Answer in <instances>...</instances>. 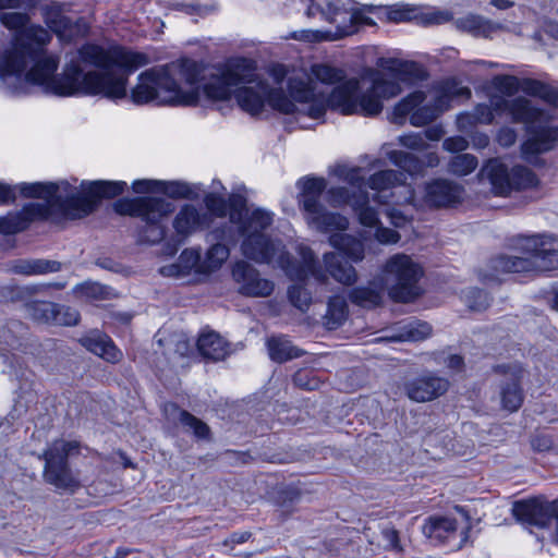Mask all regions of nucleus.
<instances>
[{
    "label": "nucleus",
    "mask_w": 558,
    "mask_h": 558,
    "mask_svg": "<svg viewBox=\"0 0 558 558\" xmlns=\"http://www.w3.org/2000/svg\"><path fill=\"white\" fill-rule=\"evenodd\" d=\"M50 40V33L41 26H31L16 38L0 63L1 89L5 94L24 96L31 93L32 86H39L45 94L58 97L124 99L130 75L149 63L143 52L121 46L105 49L85 44L58 74L59 58L45 50Z\"/></svg>",
    "instance_id": "f257e3e1"
},
{
    "label": "nucleus",
    "mask_w": 558,
    "mask_h": 558,
    "mask_svg": "<svg viewBox=\"0 0 558 558\" xmlns=\"http://www.w3.org/2000/svg\"><path fill=\"white\" fill-rule=\"evenodd\" d=\"M255 70L254 60L238 57L215 66L206 75L201 63L183 58L142 72L130 97L135 105L156 101L158 105L196 106L202 96L214 102L227 101L234 93L239 107L252 116L260 113L266 102L283 114L299 111L282 88L256 78Z\"/></svg>",
    "instance_id": "f03ea898"
},
{
    "label": "nucleus",
    "mask_w": 558,
    "mask_h": 558,
    "mask_svg": "<svg viewBox=\"0 0 558 558\" xmlns=\"http://www.w3.org/2000/svg\"><path fill=\"white\" fill-rule=\"evenodd\" d=\"M495 113H508L513 122L525 124L530 137L522 144L521 153L530 163H536L538 154L550 150L558 141V128L549 126L546 112L525 97L508 100L502 96H493L489 105L478 104L473 112L460 114L458 125L490 124Z\"/></svg>",
    "instance_id": "7ed1b4c3"
},
{
    "label": "nucleus",
    "mask_w": 558,
    "mask_h": 558,
    "mask_svg": "<svg viewBox=\"0 0 558 558\" xmlns=\"http://www.w3.org/2000/svg\"><path fill=\"white\" fill-rule=\"evenodd\" d=\"M510 245L530 256L496 255L488 260L485 268L477 270L480 281L484 284L500 283V277L507 274L558 269V241L555 236L546 233L517 234L510 239Z\"/></svg>",
    "instance_id": "20e7f679"
},
{
    "label": "nucleus",
    "mask_w": 558,
    "mask_h": 558,
    "mask_svg": "<svg viewBox=\"0 0 558 558\" xmlns=\"http://www.w3.org/2000/svg\"><path fill=\"white\" fill-rule=\"evenodd\" d=\"M422 276V268L411 257L397 254L387 260L381 278L371 281L367 287L353 288L348 298L354 305L375 308L381 304L386 288L391 300L409 303L422 294L418 286Z\"/></svg>",
    "instance_id": "39448f33"
},
{
    "label": "nucleus",
    "mask_w": 558,
    "mask_h": 558,
    "mask_svg": "<svg viewBox=\"0 0 558 558\" xmlns=\"http://www.w3.org/2000/svg\"><path fill=\"white\" fill-rule=\"evenodd\" d=\"M379 65L392 74V78H386L380 72H375L372 86L361 97L356 98V113L366 117L377 116L383 110V100L393 98L401 93L400 82L423 80L425 70L413 61H397L393 59H380Z\"/></svg>",
    "instance_id": "423d86ee"
},
{
    "label": "nucleus",
    "mask_w": 558,
    "mask_h": 558,
    "mask_svg": "<svg viewBox=\"0 0 558 558\" xmlns=\"http://www.w3.org/2000/svg\"><path fill=\"white\" fill-rule=\"evenodd\" d=\"M173 203L153 196H140L135 198H119L113 203V210L121 216L141 218L144 226L138 229V242L156 244L166 235L162 219L174 211Z\"/></svg>",
    "instance_id": "0eeeda50"
},
{
    "label": "nucleus",
    "mask_w": 558,
    "mask_h": 558,
    "mask_svg": "<svg viewBox=\"0 0 558 558\" xmlns=\"http://www.w3.org/2000/svg\"><path fill=\"white\" fill-rule=\"evenodd\" d=\"M274 222V214L262 208L253 209V216L235 231L242 236L241 252L257 264H270L284 248L280 240L272 239L266 230Z\"/></svg>",
    "instance_id": "6e6552de"
},
{
    "label": "nucleus",
    "mask_w": 558,
    "mask_h": 558,
    "mask_svg": "<svg viewBox=\"0 0 558 558\" xmlns=\"http://www.w3.org/2000/svg\"><path fill=\"white\" fill-rule=\"evenodd\" d=\"M300 189L298 202L303 210L308 225L320 232L343 231L348 228V219L326 209L320 198L326 190L327 182L324 178L304 177L296 182Z\"/></svg>",
    "instance_id": "1a4fd4ad"
},
{
    "label": "nucleus",
    "mask_w": 558,
    "mask_h": 558,
    "mask_svg": "<svg viewBox=\"0 0 558 558\" xmlns=\"http://www.w3.org/2000/svg\"><path fill=\"white\" fill-rule=\"evenodd\" d=\"M124 181H82L80 189L73 185L70 220L83 219L95 213L101 199L113 198L126 189Z\"/></svg>",
    "instance_id": "9d476101"
},
{
    "label": "nucleus",
    "mask_w": 558,
    "mask_h": 558,
    "mask_svg": "<svg viewBox=\"0 0 558 558\" xmlns=\"http://www.w3.org/2000/svg\"><path fill=\"white\" fill-rule=\"evenodd\" d=\"M480 175L489 181L492 190L498 196H508L512 191L527 190L539 184L536 174L527 167L514 166L509 170L496 159L488 160Z\"/></svg>",
    "instance_id": "9b49d317"
},
{
    "label": "nucleus",
    "mask_w": 558,
    "mask_h": 558,
    "mask_svg": "<svg viewBox=\"0 0 558 558\" xmlns=\"http://www.w3.org/2000/svg\"><path fill=\"white\" fill-rule=\"evenodd\" d=\"M76 448V442L59 440L44 452L46 483L72 493L80 488V480L69 465V454Z\"/></svg>",
    "instance_id": "f8f14e48"
},
{
    "label": "nucleus",
    "mask_w": 558,
    "mask_h": 558,
    "mask_svg": "<svg viewBox=\"0 0 558 558\" xmlns=\"http://www.w3.org/2000/svg\"><path fill=\"white\" fill-rule=\"evenodd\" d=\"M19 190L24 197L45 199L38 204L48 206V219L53 215L70 219L73 184L69 181L22 183Z\"/></svg>",
    "instance_id": "ddd939ff"
},
{
    "label": "nucleus",
    "mask_w": 558,
    "mask_h": 558,
    "mask_svg": "<svg viewBox=\"0 0 558 558\" xmlns=\"http://www.w3.org/2000/svg\"><path fill=\"white\" fill-rule=\"evenodd\" d=\"M405 180L403 172L388 169L371 175L366 186L377 191L373 199L379 204H411L415 198V192L410 184H405Z\"/></svg>",
    "instance_id": "4468645a"
},
{
    "label": "nucleus",
    "mask_w": 558,
    "mask_h": 558,
    "mask_svg": "<svg viewBox=\"0 0 558 558\" xmlns=\"http://www.w3.org/2000/svg\"><path fill=\"white\" fill-rule=\"evenodd\" d=\"M300 255L302 260L295 259L288 251L282 248L277 256V264L292 281L304 282L312 276L320 283L327 282L323 265L313 250L301 247Z\"/></svg>",
    "instance_id": "2eb2a0df"
},
{
    "label": "nucleus",
    "mask_w": 558,
    "mask_h": 558,
    "mask_svg": "<svg viewBox=\"0 0 558 558\" xmlns=\"http://www.w3.org/2000/svg\"><path fill=\"white\" fill-rule=\"evenodd\" d=\"M557 499L549 501L544 496L515 500L512 504V515L527 529H546L553 523Z\"/></svg>",
    "instance_id": "dca6fc26"
},
{
    "label": "nucleus",
    "mask_w": 558,
    "mask_h": 558,
    "mask_svg": "<svg viewBox=\"0 0 558 558\" xmlns=\"http://www.w3.org/2000/svg\"><path fill=\"white\" fill-rule=\"evenodd\" d=\"M493 371L504 377L499 383L501 408L509 412H517L524 401L522 388V380L526 373L524 367L513 362L495 365Z\"/></svg>",
    "instance_id": "f3484780"
},
{
    "label": "nucleus",
    "mask_w": 558,
    "mask_h": 558,
    "mask_svg": "<svg viewBox=\"0 0 558 558\" xmlns=\"http://www.w3.org/2000/svg\"><path fill=\"white\" fill-rule=\"evenodd\" d=\"M350 5L351 0H311L306 15L311 17L319 13L325 21L335 25V38H342L353 31Z\"/></svg>",
    "instance_id": "a211bd4d"
},
{
    "label": "nucleus",
    "mask_w": 558,
    "mask_h": 558,
    "mask_svg": "<svg viewBox=\"0 0 558 558\" xmlns=\"http://www.w3.org/2000/svg\"><path fill=\"white\" fill-rule=\"evenodd\" d=\"M350 5L351 0H311L306 15L311 17L319 13L325 21L335 25V38H342L353 31Z\"/></svg>",
    "instance_id": "6ab92c4d"
},
{
    "label": "nucleus",
    "mask_w": 558,
    "mask_h": 558,
    "mask_svg": "<svg viewBox=\"0 0 558 558\" xmlns=\"http://www.w3.org/2000/svg\"><path fill=\"white\" fill-rule=\"evenodd\" d=\"M232 278L239 284V293L244 296L266 298L275 289L274 282L262 278L259 271L246 260H238L233 265Z\"/></svg>",
    "instance_id": "aec40b11"
},
{
    "label": "nucleus",
    "mask_w": 558,
    "mask_h": 558,
    "mask_svg": "<svg viewBox=\"0 0 558 558\" xmlns=\"http://www.w3.org/2000/svg\"><path fill=\"white\" fill-rule=\"evenodd\" d=\"M41 14L46 25L61 39L71 41L87 31L83 19L73 22L64 14V4L52 1L41 7Z\"/></svg>",
    "instance_id": "412c9836"
},
{
    "label": "nucleus",
    "mask_w": 558,
    "mask_h": 558,
    "mask_svg": "<svg viewBox=\"0 0 558 558\" xmlns=\"http://www.w3.org/2000/svg\"><path fill=\"white\" fill-rule=\"evenodd\" d=\"M228 202L229 221L221 223L209 232L213 240L226 241L228 243L236 242L235 231L242 227V223L251 219L253 210L250 211L246 206V198L241 194H231Z\"/></svg>",
    "instance_id": "4be33fe9"
},
{
    "label": "nucleus",
    "mask_w": 558,
    "mask_h": 558,
    "mask_svg": "<svg viewBox=\"0 0 558 558\" xmlns=\"http://www.w3.org/2000/svg\"><path fill=\"white\" fill-rule=\"evenodd\" d=\"M48 206L29 203L21 210L10 211L0 217V233L10 235L26 230L33 221L47 220Z\"/></svg>",
    "instance_id": "5701e85b"
},
{
    "label": "nucleus",
    "mask_w": 558,
    "mask_h": 558,
    "mask_svg": "<svg viewBox=\"0 0 558 558\" xmlns=\"http://www.w3.org/2000/svg\"><path fill=\"white\" fill-rule=\"evenodd\" d=\"M463 187L447 179H435L425 184L424 203L428 207H451L462 199Z\"/></svg>",
    "instance_id": "b1692460"
},
{
    "label": "nucleus",
    "mask_w": 558,
    "mask_h": 558,
    "mask_svg": "<svg viewBox=\"0 0 558 558\" xmlns=\"http://www.w3.org/2000/svg\"><path fill=\"white\" fill-rule=\"evenodd\" d=\"M449 381L430 373L416 377L404 384L407 396L416 402H426L444 395Z\"/></svg>",
    "instance_id": "393cba45"
},
{
    "label": "nucleus",
    "mask_w": 558,
    "mask_h": 558,
    "mask_svg": "<svg viewBox=\"0 0 558 558\" xmlns=\"http://www.w3.org/2000/svg\"><path fill=\"white\" fill-rule=\"evenodd\" d=\"M313 80L305 81L302 77H289L288 90L290 97L298 102L306 104L303 112L312 119H319L326 112L325 101L316 99Z\"/></svg>",
    "instance_id": "a878e982"
},
{
    "label": "nucleus",
    "mask_w": 558,
    "mask_h": 558,
    "mask_svg": "<svg viewBox=\"0 0 558 558\" xmlns=\"http://www.w3.org/2000/svg\"><path fill=\"white\" fill-rule=\"evenodd\" d=\"M172 226L177 234L185 239L196 231L209 229L210 215L203 214L192 204H184L175 215Z\"/></svg>",
    "instance_id": "bb28decb"
},
{
    "label": "nucleus",
    "mask_w": 558,
    "mask_h": 558,
    "mask_svg": "<svg viewBox=\"0 0 558 558\" xmlns=\"http://www.w3.org/2000/svg\"><path fill=\"white\" fill-rule=\"evenodd\" d=\"M359 82L355 78L347 80L336 86L328 96L325 106L342 114L350 116L356 113V97Z\"/></svg>",
    "instance_id": "cd10ccee"
},
{
    "label": "nucleus",
    "mask_w": 558,
    "mask_h": 558,
    "mask_svg": "<svg viewBox=\"0 0 558 558\" xmlns=\"http://www.w3.org/2000/svg\"><path fill=\"white\" fill-rule=\"evenodd\" d=\"M323 262V269L327 279L328 276H330L333 280L343 286H353L357 281L356 269L352 263L344 258L340 253H325Z\"/></svg>",
    "instance_id": "c85d7f7f"
},
{
    "label": "nucleus",
    "mask_w": 558,
    "mask_h": 558,
    "mask_svg": "<svg viewBox=\"0 0 558 558\" xmlns=\"http://www.w3.org/2000/svg\"><path fill=\"white\" fill-rule=\"evenodd\" d=\"M229 343L216 331L202 333L197 339V350L206 361L218 362L229 354Z\"/></svg>",
    "instance_id": "c756f323"
},
{
    "label": "nucleus",
    "mask_w": 558,
    "mask_h": 558,
    "mask_svg": "<svg viewBox=\"0 0 558 558\" xmlns=\"http://www.w3.org/2000/svg\"><path fill=\"white\" fill-rule=\"evenodd\" d=\"M423 534L436 542L444 544L457 533V520L451 517L432 515L425 520Z\"/></svg>",
    "instance_id": "7c9ffc66"
},
{
    "label": "nucleus",
    "mask_w": 558,
    "mask_h": 558,
    "mask_svg": "<svg viewBox=\"0 0 558 558\" xmlns=\"http://www.w3.org/2000/svg\"><path fill=\"white\" fill-rule=\"evenodd\" d=\"M62 263L45 258H20L12 263L11 271L15 275L37 276L58 272Z\"/></svg>",
    "instance_id": "2f4dec72"
},
{
    "label": "nucleus",
    "mask_w": 558,
    "mask_h": 558,
    "mask_svg": "<svg viewBox=\"0 0 558 558\" xmlns=\"http://www.w3.org/2000/svg\"><path fill=\"white\" fill-rule=\"evenodd\" d=\"M329 243L335 247L344 258L351 263H359L364 259L365 247L364 243L348 233H333L329 236Z\"/></svg>",
    "instance_id": "473e14b6"
},
{
    "label": "nucleus",
    "mask_w": 558,
    "mask_h": 558,
    "mask_svg": "<svg viewBox=\"0 0 558 558\" xmlns=\"http://www.w3.org/2000/svg\"><path fill=\"white\" fill-rule=\"evenodd\" d=\"M267 349L270 359L277 363H284L305 354L304 350L293 345L292 342L284 337H272L268 339Z\"/></svg>",
    "instance_id": "72a5a7b5"
},
{
    "label": "nucleus",
    "mask_w": 558,
    "mask_h": 558,
    "mask_svg": "<svg viewBox=\"0 0 558 558\" xmlns=\"http://www.w3.org/2000/svg\"><path fill=\"white\" fill-rule=\"evenodd\" d=\"M159 192L172 199L197 201L199 198V185L184 181H159Z\"/></svg>",
    "instance_id": "f704fd0d"
},
{
    "label": "nucleus",
    "mask_w": 558,
    "mask_h": 558,
    "mask_svg": "<svg viewBox=\"0 0 558 558\" xmlns=\"http://www.w3.org/2000/svg\"><path fill=\"white\" fill-rule=\"evenodd\" d=\"M349 308L343 296H330L327 302V311L324 315V325L328 330H336L343 325L348 318Z\"/></svg>",
    "instance_id": "c9c22d12"
},
{
    "label": "nucleus",
    "mask_w": 558,
    "mask_h": 558,
    "mask_svg": "<svg viewBox=\"0 0 558 558\" xmlns=\"http://www.w3.org/2000/svg\"><path fill=\"white\" fill-rule=\"evenodd\" d=\"M369 196L367 191H361L354 195L352 209L359 217L361 225L365 227H376L379 223L378 213L368 205Z\"/></svg>",
    "instance_id": "e433bc0d"
},
{
    "label": "nucleus",
    "mask_w": 558,
    "mask_h": 558,
    "mask_svg": "<svg viewBox=\"0 0 558 558\" xmlns=\"http://www.w3.org/2000/svg\"><path fill=\"white\" fill-rule=\"evenodd\" d=\"M173 407L179 412V423L185 428L186 432H192L197 440H211L210 427L205 422L186 410L180 409L177 405Z\"/></svg>",
    "instance_id": "4c0bfd02"
},
{
    "label": "nucleus",
    "mask_w": 558,
    "mask_h": 558,
    "mask_svg": "<svg viewBox=\"0 0 558 558\" xmlns=\"http://www.w3.org/2000/svg\"><path fill=\"white\" fill-rule=\"evenodd\" d=\"M524 93L558 108V88L535 78H524Z\"/></svg>",
    "instance_id": "58836bf2"
},
{
    "label": "nucleus",
    "mask_w": 558,
    "mask_h": 558,
    "mask_svg": "<svg viewBox=\"0 0 558 558\" xmlns=\"http://www.w3.org/2000/svg\"><path fill=\"white\" fill-rule=\"evenodd\" d=\"M432 335V326L422 320H411L401 327V332L396 337L399 341H422Z\"/></svg>",
    "instance_id": "ea45409f"
},
{
    "label": "nucleus",
    "mask_w": 558,
    "mask_h": 558,
    "mask_svg": "<svg viewBox=\"0 0 558 558\" xmlns=\"http://www.w3.org/2000/svg\"><path fill=\"white\" fill-rule=\"evenodd\" d=\"M390 160L398 166L402 171L411 175L423 173L421 157L408 151L393 150L389 154Z\"/></svg>",
    "instance_id": "a19ab883"
},
{
    "label": "nucleus",
    "mask_w": 558,
    "mask_h": 558,
    "mask_svg": "<svg viewBox=\"0 0 558 558\" xmlns=\"http://www.w3.org/2000/svg\"><path fill=\"white\" fill-rule=\"evenodd\" d=\"M46 286L26 284L8 288V298L12 302H22L25 310L34 298L45 296Z\"/></svg>",
    "instance_id": "79ce46f5"
},
{
    "label": "nucleus",
    "mask_w": 558,
    "mask_h": 558,
    "mask_svg": "<svg viewBox=\"0 0 558 558\" xmlns=\"http://www.w3.org/2000/svg\"><path fill=\"white\" fill-rule=\"evenodd\" d=\"M456 25L459 29L473 35L487 36L494 29L492 22L474 14L458 19Z\"/></svg>",
    "instance_id": "37998d69"
},
{
    "label": "nucleus",
    "mask_w": 558,
    "mask_h": 558,
    "mask_svg": "<svg viewBox=\"0 0 558 558\" xmlns=\"http://www.w3.org/2000/svg\"><path fill=\"white\" fill-rule=\"evenodd\" d=\"M58 303L38 300L34 298L26 308V312L38 322L52 323L54 322Z\"/></svg>",
    "instance_id": "c03bdc74"
},
{
    "label": "nucleus",
    "mask_w": 558,
    "mask_h": 558,
    "mask_svg": "<svg viewBox=\"0 0 558 558\" xmlns=\"http://www.w3.org/2000/svg\"><path fill=\"white\" fill-rule=\"evenodd\" d=\"M203 202L206 211L202 213L210 215V227L214 223V218H226L228 216V202L218 193L209 192L205 194Z\"/></svg>",
    "instance_id": "a18cd8bd"
},
{
    "label": "nucleus",
    "mask_w": 558,
    "mask_h": 558,
    "mask_svg": "<svg viewBox=\"0 0 558 558\" xmlns=\"http://www.w3.org/2000/svg\"><path fill=\"white\" fill-rule=\"evenodd\" d=\"M312 74L316 81L327 85L341 84L345 78L343 70L328 64H314Z\"/></svg>",
    "instance_id": "49530a36"
},
{
    "label": "nucleus",
    "mask_w": 558,
    "mask_h": 558,
    "mask_svg": "<svg viewBox=\"0 0 558 558\" xmlns=\"http://www.w3.org/2000/svg\"><path fill=\"white\" fill-rule=\"evenodd\" d=\"M226 241H219L216 244H213L206 252L204 267L208 271L217 270L221 267V265L228 259L230 255V251L228 246L225 244Z\"/></svg>",
    "instance_id": "de8ad7c7"
},
{
    "label": "nucleus",
    "mask_w": 558,
    "mask_h": 558,
    "mask_svg": "<svg viewBox=\"0 0 558 558\" xmlns=\"http://www.w3.org/2000/svg\"><path fill=\"white\" fill-rule=\"evenodd\" d=\"M75 292L90 301L110 300L113 295L110 287L98 282H84L75 287Z\"/></svg>",
    "instance_id": "09e8293b"
},
{
    "label": "nucleus",
    "mask_w": 558,
    "mask_h": 558,
    "mask_svg": "<svg viewBox=\"0 0 558 558\" xmlns=\"http://www.w3.org/2000/svg\"><path fill=\"white\" fill-rule=\"evenodd\" d=\"M426 95L422 90H415L401 99L393 108L396 120L404 119L408 114H412L416 107L422 105Z\"/></svg>",
    "instance_id": "8fccbe9b"
},
{
    "label": "nucleus",
    "mask_w": 558,
    "mask_h": 558,
    "mask_svg": "<svg viewBox=\"0 0 558 558\" xmlns=\"http://www.w3.org/2000/svg\"><path fill=\"white\" fill-rule=\"evenodd\" d=\"M477 167V158L471 154H459L451 158L448 171L454 175L463 177Z\"/></svg>",
    "instance_id": "3c124183"
},
{
    "label": "nucleus",
    "mask_w": 558,
    "mask_h": 558,
    "mask_svg": "<svg viewBox=\"0 0 558 558\" xmlns=\"http://www.w3.org/2000/svg\"><path fill=\"white\" fill-rule=\"evenodd\" d=\"M493 86L507 96H513L519 90L524 93V78H518L513 75H496L492 80Z\"/></svg>",
    "instance_id": "603ef678"
},
{
    "label": "nucleus",
    "mask_w": 558,
    "mask_h": 558,
    "mask_svg": "<svg viewBox=\"0 0 558 558\" xmlns=\"http://www.w3.org/2000/svg\"><path fill=\"white\" fill-rule=\"evenodd\" d=\"M440 113L437 105H420L410 116V123L413 126H424L436 120Z\"/></svg>",
    "instance_id": "864d4df0"
},
{
    "label": "nucleus",
    "mask_w": 558,
    "mask_h": 558,
    "mask_svg": "<svg viewBox=\"0 0 558 558\" xmlns=\"http://www.w3.org/2000/svg\"><path fill=\"white\" fill-rule=\"evenodd\" d=\"M288 298L293 306L302 312L307 311L312 302L311 292L302 284H294L288 289Z\"/></svg>",
    "instance_id": "5fc2aeb1"
},
{
    "label": "nucleus",
    "mask_w": 558,
    "mask_h": 558,
    "mask_svg": "<svg viewBox=\"0 0 558 558\" xmlns=\"http://www.w3.org/2000/svg\"><path fill=\"white\" fill-rule=\"evenodd\" d=\"M29 16L24 12H1L0 23L10 31H21L26 27Z\"/></svg>",
    "instance_id": "6e6d98bb"
},
{
    "label": "nucleus",
    "mask_w": 558,
    "mask_h": 558,
    "mask_svg": "<svg viewBox=\"0 0 558 558\" xmlns=\"http://www.w3.org/2000/svg\"><path fill=\"white\" fill-rule=\"evenodd\" d=\"M355 194L344 186L330 187L327 192L328 203L332 207H340L342 205H350L352 207Z\"/></svg>",
    "instance_id": "4d7b16f0"
},
{
    "label": "nucleus",
    "mask_w": 558,
    "mask_h": 558,
    "mask_svg": "<svg viewBox=\"0 0 558 558\" xmlns=\"http://www.w3.org/2000/svg\"><path fill=\"white\" fill-rule=\"evenodd\" d=\"M362 168L355 167L351 169H341L339 171V175L348 182L354 191L353 193H359L361 191H367L366 190V182L363 175L361 174Z\"/></svg>",
    "instance_id": "13d9d810"
},
{
    "label": "nucleus",
    "mask_w": 558,
    "mask_h": 558,
    "mask_svg": "<svg viewBox=\"0 0 558 558\" xmlns=\"http://www.w3.org/2000/svg\"><path fill=\"white\" fill-rule=\"evenodd\" d=\"M293 384L304 390H315L319 387V380L311 369H299L292 376Z\"/></svg>",
    "instance_id": "bf43d9fd"
},
{
    "label": "nucleus",
    "mask_w": 558,
    "mask_h": 558,
    "mask_svg": "<svg viewBox=\"0 0 558 558\" xmlns=\"http://www.w3.org/2000/svg\"><path fill=\"white\" fill-rule=\"evenodd\" d=\"M80 320V313L70 306L58 304L53 324L75 326Z\"/></svg>",
    "instance_id": "052dcab7"
},
{
    "label": "nucleus",
    "mask_w": 558,
    "mask_h": 558,
    "mask_svg": "<svg viewBox=\"0 0 558 558\" xmlns=\"http://www.w3.org/2000/svg\"><path fill=\"white\" fill-rule=\"evenodd\" d=\"M416 19L415 10L409 7H390L387 8V20L393 23L409 22Z\"/></svg>",
    "instance_id": "680f3d73"
},
{
    "label": "nucleus",
    "mask_w": 558,
    "mask_h": 558,
    "mask_svg": "<svg viewBox=\"0 0 558 558\" xmlns=\"http://www.w3.org/2000/svg\"><path fill=\"white\" fill-rule=\"evenodd\" d=\"M301 495L302 493L296 486L288 485L278 492L277 498L281 506H290L299 501Z\"/></svg>",
    "instance_id": "e2e57ef3"
},
{
    "label": "nucleus",
    "mask_w": 558,
    "mask_h": 558,
    "mask_svg": "<svg viewBox=\"0 0 558 558\" xmlns=\"http://www.w3.org/2000/svg\"><path fill=\"white\" fill-rule=\"evenodd\" d=\"M469 306L472 310L480 311L488 305L487 293L478 288H472L468 292Z\"/></svg>",
    "instance_id": "0e129e2a"
},
{
    "label": "nucleus",
    "mask_w": 558,
    "mask_h": 558,
    "mask_svg": "<svg viewBox=\"0 0 558 558\" xmlns=\"http://www.w3.org/2000/svg\"><path fill=\"white\" fill-rule=\"evenodd\" d=\"M399 142L402 146L410 149H423L426 147V141L422 132L402 135L399 137Z\"/></svg>",
    "instance_id": "69168bd1"
},
{
    "label": "nucleus",
    "mask_w": 558,
    "mask_h": 558,
    "mask_svg": "<svg viewBox=\"0 0 558 558\" xmlns=\"http://www.w3.org/2000/svg\"><path fill=\"white\" fill-rule=\"evenodd\" d=\"M452 19V14L448 11H434L424 14L421 17L423 25H438L449 22Z\"/></svg>",
    "instance_id": "338daca9"
},
{
    "label": "nucleus",
    "mask_w": 558,
    "mask_h": 558,
    "mask_svg": "<svg viewBox=\"0 0 558 558\" xmlns=\"http://www.w3.org/2000/svg\"><path fill=\"white\" fill-rule=\"evenodd\" d=\"M132 190L137 194H145L150 192H159L158 180H135L132 183Z\"/></svg>",
    "instance_id": "774afa93"
}]
</instances>
